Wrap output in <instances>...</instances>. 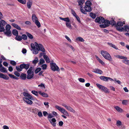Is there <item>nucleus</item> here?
Instances as JSON below:
<instances>
[{
	"label": "nucleus",
	"mask_w": 129,
	"mask_h": 129,
	"mask_svg": "<svg viewBox=\"0 0 129 129\" xmlns=\"http://www.w3.org/2000/svg\"><path fill=\"white\" fill-rule=\"evenodd\" d=\"M31 47L33 50V53L35 54H37L38 53L39 51L40 50L43 52H45V50L43 45L41 44H38L35 42V44L31 43Z\"/></svg>",
	"instance_id": "nucleus-1"
},
{
	"label": "nucleus",
	"mask_w": 129,
	"mask_h": 129,
	"mask_svg": "<svg viewBox=\"0 0 129 129\" xmlns=\"http://www.w3.org/2000/svg\"><path fill=\"white\" fill-rule=\"evenodd\" d=\"M30 66L29 64H25L23 63L21 64L19 66H16V68L18 72H20L22 71L23 69H25L26 70L28 69L29 68Z\"/></svg>",
	"instance_id": "nucleus-2"
},
{
	"label": "nucleus",
	"mask_w": 129,
	"mask_h": 129,
	"mask_svg": "<svg viewBox=\"0 0 129 129\" xmlns=\"http://www.w3.org/2000/svg\"><path fill=\"white\" fill-rule=\"evenodd\" d=\"M125 24V22L124 21H118L116 23L115 27L116 29L118 31L122 32L123 31V27H122L123 24Z\"/></svg>",
	"instance_id": "nucleus-3"
},
{
	"label": "nucleus",
	"mask_w": 129,
	"mask_h": 129,
	"mask_svg": "<svg viewBox=\"0 0 129 129\" xmlns=\"http://www.w3.org/2000/svg\"><path fill=\"white\" fill-rule=\"evenodd\" d=\"M101 53L106 59L109 60L113 64L112 58L108 53L105 51L102 50L101 51Z\"/></svg>",
	"instance_id": "nucleus-4"
},
{
	"label": "nucleus",
	"mask_w": 129,
	"mask_h": 129,
	"mask_svg": "<svg viewBox=\"0 0 129 129\" xmlns=\"http://www.w3.org/2000/svg\"><path fill=\"white\" fill-rule=\"evenodd\" d=\"M27 78L28 79L32 78L34 76V68L32 67H30L29 69L27 71Z\"/></svg>",
	"instance_id": "nucleus-5"
},
{
	"label": "nucleus",
	"mask_w": 129,
	"mask_h": 129,
	"mask_svg": "<svg viewBox=\"0 0 129 129\" xmlns=\"http://www.w3.org/2000/svg\"><path fill=\"white\" fill-rule=\"evenodd\" d=\"M50 65L51 69L52 71H57L58 72L60 71V69L55 63H50Z\"/></svg>",
	"instance_id": "nucleus-6"
},
{
	"label": "nucleus",
	"mask_w": 129,
	"mask_h": 129,
	"mask_svg": "<svg viewBox=\"0 0 129 129\" xmlns=\"http://www.w3.org/2000/svg\"><path fill=\"white\" fill-rule=\"evenodd\" d=\"M7 23L3 20H1L0 21V32H2L5 30L4 27L7 24Z\"/></svg>",
	"instance_id": "nucleus-7"
},
{
	"label": "nucleus",
	"mask_w": 129,
	"mask_h": 129,
	"mask_svg": "<svg viewBox=\"0 0 129 129\" xmlns=\"http://www.w3.org/2000/svg\"><path fill=\"white\" fill-rule=\"evenodd\" d=\"M104 18L102 17L99 16L97 17L95 19L96 22L100 24L103 23L104 21Z\"/></svg>",
	"instance_id": "nucleus-8"
},
{
	"label": "nucleus",
	"mask_w": 129,
	"mask_h": 129,
	"mask_svg": "<svg viewBox=\"0 0 129 129\" xmlns=\"http://www.w3.org/2000/svg\"><path fill=\"white\" fill-rule=\"evenodd\" d=\"M96 85L99 88L104 91L105 92L107 93L108 92V89L104 86L98 83L96 84Z\"/></svg>",
	"instance_id": "nucleus-9"
},
{
	"label": "nucleus",
	"mask_w": 129,
	"mask_h": 129,
	"mask_svg": "<svg viewBox=\"0 0 129 129\" xmlns=\"http://www.w3.org/2000/svg\"><path fill=\"white\" fill-rule=\"evenodd\" d=\"M23 95L25 97L30 99L31 100H34V98L29 93L24 92H23Z\"/></svg>",
	"instance_id": "nucleus-10"
},
{
	"label": "nucleus",
	"mask_w": 129,
	"mask_h": 129,
	"mask_svg": "<svg viewBox=\"0 0 129 129\" xmlns=\"http://www.w3.org/2000/svg\"><path fill=\"white\" fill-rule=\"evenodd\" d=\"M23 100L24 101L28 104L31 105L33 104L32 101L28 98L24 97L23 98Z\"/></svg>",
	"instance_id": "nucleus-11"
},
{
	"label": "nucleus",
	"mask_w": 129,
	"mask_h": 129,
	"mask_svg": "<svg viewBox=\"0 0 129 129\" xmlns=\"http://www.w3.org/2000/svg\"><path fill=\"white\" fill-rule=\"evenodd\" d=\"M100 79L102 80L107 81H108V79H110V78L108 77H105L104 76H101L100 77Z\"/></svg>",
	"instance_id": "nucleus-12"
},
{
	"label": "nucleus",
	"mask_w": 129,
	"mask_h": 129,
	"mask_svg": "<svg viewBox=\"0 0 129 129\" xmlns=\"http://www.w3.org/2000/svg\"><path fill=\"white\" fill-rule=\"evenodd\" d=\"M55 107L57 109L59 110L63 114L64 113L65 111H66V110L58 106H56Z\"/></svg>",
	"instance_id": "nucleus-13"
},
{
	"label": "nucleus",
	"mask_w": 129,
	"mask_h": 129,
	"mask_svg": "<svg viewBox=\"0 0 129 129\" xmlns=\"http://www.w3.org/2000/svg\"><path fill=\"white\" fill-rule=\"evenodd\" d=\"M0 78H3L6 80H8L9 77L6 75H5L2 73H0Z\"/></svg>",
	"instance_id": "nucleus-14"
},
{
	"label": "nucleus",
	"mask_w": 129,
	"mask_h": 129,
	"mask_svg": "<svg viewBox=\"0 0 129 129\" xmlns=\"http://www.w3.org/2000/svg\"><path fill=\"white\" fill-rule=\"evenodd\" d=\"M20 77L21 80H25L27 78L26 75V74L22 73L21 74Z\"/></svg>",
	"instance_id": "nucleus-15"
},
{
	"label": "nucleus",
	"mask_w": 129,
	"mask_h": 129,
	"mask_svg": "<svg viewBox=\"0 0 129 129\" xmlns=\"http://www.w3.org/2000/svg\"><path fill=\"white\" fill-rule=\"evenodd\" d=\"M39 94L41 95L43 97L47 98L48 97V94L44 92H42L41 91H40L38 92Z\"/></svg>",
	"instance_id": "nucleus-16"
},
{
	"label": "nucleus",
	"mask_w": 129,
	"mask_h": 129,
	"mask_svg": "<svg viewBox=\"0 0 129 129\" xmlns=\"http://www.w3.org/2000/svg\"><path fill=\"white\" fill-rule=\"evenodd\" d=\"M93 72L100 74L103 73L102 71L100 69H95L94 71H92Z\"/></svg>",
	"instance_id": "nucleus-17"
},
{
	"label": "nucleus",
	"mask_w": 129,
	"mask_h": 129,
	"mask_svg": "<svg viewBox=\"0 0 129 129\" xmlns=\"http://www.w3.org/2000/svg\"><path fill=\"white\" fill-rule=\"evenodd\" d=\"M32 5L31 0H29L27 3V7L28 9H30Z\"/></svg>",
	"instance_id": "nucleus-18"
},
{
	"label": "nucleus",
	"mask_w": 129,
	"mask_h": 129,
	"mask_svg": "<svg viewBox=\"0 0 129 129\" xmlns=\"http://www.w3.org/2000/svg\"><path fill=\"white\" fill-rule=\"evenodd\" d=\"M107 44L110 47H112L116 50L118 49V48L117 46H116L115 45L113 44L112 43L108 42L107 43Z\"/></svg>",
	"instance_id": "nucleus-19"
},
{
	"label": "nucleus",
	"mask_w": 129,
	"mask_h": 129,
	"mask_svg": "<svg viewBox=\"0 0 129 129\" xmlns=\"http://www.w3.org/2000/svg\"><path fill=\"white\" fill-rule=\"evenodd\" d=\"M12 25L15 28H16L18 30H20L21 29V28L18 25L15 23H12Z\"/></svg>",
	"instance_id": "nucleus-20"
},
{
	"label": "nucleus",
	"mask_w": 129,
	"mask_h": 129,
	"mask_svg": "<svg viewBox=\"0 0 129 129\" xmlns=\"http://www.w3.org/2000/svg\"><path fill=\"white\" fill-rule=\"evenodd\" d=\"M84 9L86 12H90L92 10V9L91 6H89L88 7L85 6Z\"/></svg>",
	"instance_id": "nucleus-21"
},
{
	"label": "nucleus",
	"mask_w": 129,
	"mask_h": 129,
	"mask_svg": "<svg viewBox=\"0 0 129 129\" xmlns=\"http://www.w3.org/2000/svg\"><path fill=\"white\" fill-rule=\"evenodd\" d=\"M109 21L110 22V24L112 25V26H115L116 24V22L113 18L111 19V20Z\"/></svg>",
	"instance_id": "nucleus-22"
},
{
	"label": "nucleus",
	"mask_w": 129,
	"mask_h": 129,
	"mask_svg": "<svg viewBox=\"0 0 129 129\" xmlns=\"http://www.w3.org/2000/svg\"><path fill=\"white\" fill-rule=\"evenodd\" d=\"M115 57L120 58L121 59H127V57H126L123 56L118 55H117L116 56H115Z\"/></svg>",
	"instance_id": "nucleus-23"
},
{
	"label": "nucleus",
	"mask_w": 129,
	"mask_h": 129,
	"mask_svg": "<svg viewBox=\"0 0 129 129\" xmlns=\"http://www.w3.org/2000/svg\"><path fill=\"white\" fill-rule=\"evenodd\" d=\"M32 20L34 22L38 20V18L36 15L34 14H32Z\"/></svg>",
	"instance_id": "nucleus-24"
},
{
	"label": "nucleus",
	"mask_w": 129,
	"mask_h": 129,
	"mask_svg": "<svg viewBox=\"0 0 129 129\" xmlns=\"http://www.w3.org/2000/svg\"><path fill=\"white\" fill-rule=\"evenodd\" d=\"M66 109L68 111L73 113H75V111L70 106H67Z\"/></svg>",
	"instance_id": "nucleus-25"
},
{
	"label": "nucleus",
	"mask_w": 129,
	"mask_h": 129,
	"mask_svg": "<svg viewBox=\"0 0 129 129\" xmlns=\"http://www.w3.org/2000/svg\"><path fill=\"white\" fill-rule=\"evenodd\" d=\"M104 20V22H103V23H104L107 27L109 26L110 24V22L109 21L107 20H105V19Z\"/></svg>",
	"instance_id": "nucleus-26"
},
{
	"label": "nucleus",
	"mask_w": 129,
	"mask_h": 129,
	"mask_svg": "<svg viewBox=\"0 0 129 129\" xmlns=\"http://www.w3.org/2000/svg\"><path fill=\"white\" fill-rule=\"evenodd\" d=\"M0 71L3 73H7V70L6 68L4 67L0 68Z\"/></svg>",
	"instance_id": "nucleus-27"
},
{
	"label": "nucleus",
	"mask_w": 129,
	"mask_h": 129,
	"mask_svg": "<svg viewBox=\"0 0 129 129\" xmlns=\"http://www.w3.org/2000/svg\"><path fill=\"white\" fill-rule=\"evenodd\" d=\"M85 6L88 7L89 6H91L92 5V3L90 1H87L85 3Z\"/></svg>",
	"instance_id": "nucleus-28"
},
{
	"label": "nucleus",
	"mask_w": 129,
	"mask_h": 129,
	"mask_svg": "<svg viewBox=\"0 0 129 129\" xmlns=\"http://www.w3.org/2000/svg\"><path fill=\"white\" fill-rule=\"evenodd\" d=\"M12 33L13 35L16 36L18 35V32L16 29H13L12 31Z\"/></svg>",
	"instance_id": "nucleus-29"
},
{
	"label": "nucleus",
	"mask_w": 129,
	"mask_h": 129,
	"mask_svg": "<svg viewBox=\"0 0 129 129\" xmlns=\"http://www.w3.org/2000/svg\"><path fill=\"white\" fill-rule=\"evenodd\" d=\"M123 31L128 32L129 31V26L127 25H124L123 26Z\"/></svg>",
	"instance_id": "nucleus-30"
},
{
	"label": "nucleus",
	"mask_w": 129,
	"mask_h": 129,
	"mask_svg": "<svg viewBox=\"0 0 129 129\" xmlns=\"http://www.w3.org/2000/svg\"><path fill=\"white\" fill-rule=\"evenodd\" d=\"M44 58L47 63H49L50 62V59L48 57L47 55H46L44 56Z\"/></svg>",
	"instance_id": "nucleus-31"
},
{
	"label": "nucleus",
	"mask_w": 129,
	"mask_h": 129,
	"mask_svg": "<svg viewBox=\"0 0 129 129\" xmlns=\"http://www.w3.org/2000/svg\"><path fill=\"white\" fill-rule=\"evenodd\" d=\"M89 15L91 18L93 19H95L96 17V14L92 12H90L89 14Z\"/></svg>",
	"instance_id": "nucleus-32"
},
{
	"label": "nucleus",
	"mask_w": 129,
	"mask_h": 129,
	"mask_svg": "<svg viewBox=\"0 0 129 129\" xmlns=\"http://www.w3.org/2000/svg\"><path fill=\"white\" fill-rule=\"evenodd\" d=\"M8 75L11 78H12L16 80H18L19 79L18 78L12 74H9Z\"/></svg>",
	"instance_id": "nucleus-33"
},
{
	"label": "nucleus",
	"mask_w": 129,
	"mask_h": 129,
	"mask_svg": "<svg viewBox=\"0 0 129 129\" xmlns=\"http://www.w3.org/2000/svg\"><path fill=\"white\" fill-rule=\"evenodd\" d=\"M15 39L19 41H20L22 40V37L20 36H17L15 37Z\"/></svg>",
	"instance_id": "nucleus-34"
},
{
	"label": "nucleus",
	"mask_w": 129,
	"mask_h": 129,
	"mask_svg": "<svg viewBox=\"0 0 129 129\" xmlns=\"http://www.w3.org/2000/svg\"><path fill=\"white\" fill-rule=\"evenodd\" d=\"M5 34L7 36H11V32L10 30L9 31H7L5 32H4Z\"/></svg>",
	"instance_id": "nucleus-35"
},
{
	"label": "nucleus",
	"mask_w": 129,
	"mask_h": 129,
	"mask_svg": "<svg viewBox=\"0 0 129 129\" xmlns=\"http://www.w3.org/2000/svg\"><path fill=\"white\" fill-rule=\"evenodd\" d=\"M128 101L126 100H123L122 102V104L124 105H126L128 103Z\"/></svg>",
	"instance_id": "nucleus-36"
},
{
	"label": "nucleus",
	"mask_w": 129,
	"mask_h": 129,
	"mask_svg": "<svg viewBox=\"0 0 129 129\" xmlns=\"http://www.w3.org/2000/svg\"><path fill=\"white\" fill-rule=\"evenodd\" d=\"M114 108L118 112H121L122 110L118 106H116Z\"/></svg>",
	"instance_id": "nucleus-37"
},
{
	"label": "nucleus",
	"mask_w": 129,
	"mask_h": 129,
	"mask_svg": "<svg viewBox=\"0 0 129 129\" xmlns=\"http://www.w3.org/2000/svg\"><path fill=\"white\" fill-rule=\"evenodd\" d=\"M11 26L9 24H7L6 27V31L10 30L11 28Z\"/></svg>",
	"instance_id": "nucleus-38"
},
{
	"label": "nucleus",
	"mask_w": 129,
	"mask_h": 129,
	"mask_svg": "<svg viewBox=\"0 0 129 129\" xmlns=\"http://www.w3.org/2000/svg\"><path fill=\"white\" fill-rule=\"evenodd\" d=\"M26 34H27L28 37L31 39L33 38V36L31 34L28 32H26Z\"/></svg>",
	"instance_id": "nucleus-39"
},
{
	"label": "nucleus",
	"mask_w": 129,
	"mask_h": 129,
	"mask_svg": "<svg viewBox=\"0 0 129 129\" xmlns=\"http://www.w3.org/2000/svg\"><path fill=\"white\" fill-rule=\"evenodd\" d=\"M34 22H35L36 24L38 26V28L40 27L41 26V24L40 22L38 20H37Z\"/></svg>",
	"instance_id": "nucleus-40"
},
{
	"label": "nucleus",
	"mask_w": 129,
	"mask_h": 129,
	"mask_svg": "<svg viewBox=\"0 0 129 129\" xmlns=\"http://www.w3.org/2000/svg\"><path fill=\"white\" fill-rule=\"evenodd\" d=\"M41 70V69L40 68H38L36 69L35 70V72L36 74H37Z\"/></svg>",
	"instance_id": "nucleus-41"
},
{
	"label": "nucleus",
	"mask_w": 129,
	"mask_h": 129,
	"mask_svg": "<svg viewBox=\"0 0 129 129\" xmlns=\"http://www.w3.org/2000/svg\"><path fill=\"white\" fill-rule=\"evenodd\" d=\"M77 41H80L81 42H83L84 41V40L83 38L81 37H78L76 39Z\"/></svg>",
	"instance_id": "nucleus-42"
},
{
	"label": "nucleus",
	"mask_w": 129,
	"mask_h": 129,
	"mask_svg": "<svg viewBox=\"0 0 129 129\" xmlns=\"http://www.w3.org/2000/svg\"><path fill=\"white\" fill-rule=\"evenodd\" d=\"M82 0H78V4L79 5H80L82 6L83 4V3L84 2H83Z\"/></svg>",
	"instance_id": "nucleus-43"
},
{
	"label": "nucleus",
	"mask_w": 129,
	"mask_h": 129,
	"mask_svg": "<svg viewBox=\"0 0 129 129\" xmlns=\"http://www.w3.org/2000/svg\"><path fill=\"white\" fill-rule=\"evenodd\" d=\"M125 60H122V62L126 64L129 65V60L126 59Z\"/></svg>",
	"instance_id": "nucleus-44"
},
{
	"label": "nucleus",
	"mask_w": 129,
	"mask_h": 129,
	"mask_svg": "<svg viewBox=\"0 0 129 129\" xmlns=\"http://www.w3.org/2000/svg\"><path fill=\"white\" fill-rule=\"evenodd\" d=\"M18 1L20 2V3L23 4H25L26 1V0H17Z\"/></svg>",
	"instance_id": "nucleus-45"
},
{
	"label": "nucleus",
	"mask_w": 129,
	"mask_h": 129,
	"mask_svg": "<svg viewBox=\"0 0 129 129\" xmlns=\"http://www.w3.org/2000/svg\"><path fill=\"white\" fill-rule=\"evenodd\" d=\"M38 62V59L37 57H36L35 59L33 61V63L34 64H36Z\"/></svg>",
	"instance_id": "nucleus-46"
},
{
	"label": "nucleus",
	"mask_w": 129,
	"mask_h": 129,
	"mask_svg": "<svg viewBox=\"0 0 129 129\" xmlns=\"http://www.w3.org/2000/svg\"><path fill=\"white\" fill-rule=\"evenodd\" d=\"M22 39H23L24 40H26L27 39V36L25 34H23L22 36Z\"/></svg>",
	"instance_id": "nucleus-47"
},
{
	"label": "nucleus",
	"mask_w": 129,
	"mask_h": 129,
	"mask_svg": "<svg viewBox=\"0 0 129 129\" xmlns=\"http://www.w3.org/2000/svg\"><path fill=\"white\" fill-rule=\"evenodd\" d=\"M69 22H66V25L67 26L70 28V29L72 28V27L71 24L70 23H69Z\"/></svg>",
	"instance_id": "nucleus-48"
},
{
	"label": "nucleus",
	"mask_w": 129,
	"mask_h": 129,
	"mask_svg": "<svg viewBox=\"0 0 129 129\" xmlns=\"http://www.w3.org/2000/svg\"><path fill=\"white\" fill-rule=\"evenodd\" d=\"M45 60L43 59H41L40 60L39 63H38L39 65H41L45 63Z\"/></svg>",
	"instance_id": "nucleus-49"
},
{
	"label": "nucleus",
	"mask_w": 129,
	"mask_h": 129,
	"mask_svg": "<svg viewBox=\"0 0 129 129\" xmlns=\"http://www.w3.org/2000/svg\"><path fill=\"white\" fill-rule=\"evenodd\" d=\"M10 63L13 66H15L16 64V62L14 60L11 61Z\"/></svg>",
	"instance_id": "nucleus-50"
},
{
	"label": "nucleus",
	"mask_w": 129,
	"mask_h": 129,
	"mask_svg": "<svg viewBox=\"0 0 129 129\" xmlns=\"http://www.w3.org/2000/svg\"><path fill=\"white\" fill-rule=\"evenodd\" d=\"M121 124H122V122L120 121L119 120H117V121L116 125L117 126H119L121 125Z\"/></svg>",
	"instance_id": "nucleus-51"
},
{
	"label": "nucleus",
	"mask_w": 129,
	"mask_h": 129,
	"mask_svg": "<svg viewBox=\"0 0 129 129\" xmlns=\"http://www.w3.org/2000/svg\"><path fill=\"white\" fill-rule=\"evenodd\" d=\"M41 67L42 68L43 70H45L46 69L47 65L45 64H42Z\"/></svg>",
	"instance_id": "nucleus-52"
},
{
	"label": "nucleus",
	"mask_w": 129,
	"mask_h": 129,
	"mask_svg": "<svg viewBox=\"0 0 129 129\" xmlns=\"http://www.w3.org/2000/svg\"><path fill=\"white\" fill-rule=\"evenodd\" d=\"M14 74L17 77H19L20 76V74L17 71H15L14 72Z\"/></svg>",
	"instance_id": "nucleus-53"
},
{
	"label": "nucleus",
	"mask_w": 129,
	"mask_h": 129,
	"mask_svg": "<svg viewBox=\"0 0 129 129\" xmlns=\"http://www.w3.org/2000/svg\"><path fill=\"white\" fill-rule=\"evenodd\" d=\"M31 92L35 95L37 96L38 95V92L37 91L33 90L31 91Z\"/></svg>",
	"instance_id": "nucleus-54"
},
{
	"label": "nucleus",
	"mask_w": 129,
	"mask_h": 129,
	"mask_svg": "<svg viewBox=\"0 0 129 129\" xmlns=\"http://www.w3.org/2000/svg\"><path fill=\"white\" fill-rule=\"evenodd\" d=\"M78 79L79 80V81L83 83L85 82V80L83 78H79Z\"/></svg>",
	"instance_id": "nucleus-55"
},
{
	"label": "nucleus",
	"mask_w": 129,
	"mask_h": 129,
	"mask_svg": "<svg viewBox=\"0 0 129 129\" xmlns=\"http://www.w3.org/2000/svg\"><path fill=\"white\" fill-rule=\"evenodd\" d=\"M77 21H78V22L79 23H81V21L80 20V18L78 17V16L77 15V16H76L75 17Z\"/></svg>",
	"instance_id": "nucleus-56"
},
{
	"label": "nucleus",
	"mask_w": 129,
	"mask_h": 129,
	"mask_svg": "<svg viewBox=\"0 0 129 129\" xmlns=\"http://www.w3.org/2000/svg\"><path fill=\"white\" fill-rule=\"evenodd\" d=\"M71 11L72 14L73 15V16H74L75 17V16H76L77 15L75 11L74 10H73V9H72L71 10Z\"/></svg>",
	"instance_id": "nucleus-57"
},
{
	"label": "nucleus",
	"mask_w": 129,
	"mask_h": 129,
	"mask_svg": "<svg viewBox=\"0 0 129 129\" xmlns=\"http://www.w3.org/2000/svg\"><path fill=\"white\" fill-rule=\"evenodd\" d=\"M100 27L102 28H105L107 27L106 25L104 23V24H101L100 25Z\"/></svg>",
	"instance_id": "nucleus-58"
},
{
	"label": "nucleus",
	"mask_w": 129,
	"mask_h": 129,
	"mask_svg": "<svg viewBox=\"0 0 129 129\" xmlns=\"http://www.w3.org/2000/svg\"><path fill=\"white\" fill-rule=\"evenodd\" d=\"M39 87H41L43 88H45V87L44 84L43 83H41L39 85H38Z\"/></svg>",
	"instance_id": "nucleus-59"
},
{
	"label": "nucleus",
	"mask_w": 129,
	"mask_h": 129,
	"mask_svg": "<svg viewBox=\"0 0 129 129\" xmlns=\"http://www.w3.org/2000/svg\"><path fill=\"white\" fill-rule=\"evenodd\" d=\"M43 56V57H44V56L45 55H46V53L45 52H43L42 53L41 52L40 53V57H41Z\"/></svg>",
	"instance_id": "nucleus-60"
},
{
	"label": "nucleus",
	"mask_w": 129,
	"mask_h": 129,
	"mask_svg": "<svg viewBox=\"0 0 129 129\" xmlns=\"http://www.w3.org/2000/svg\"><path fill=\"white\" fill-rule=\"evenodd\" d=\"M64 21L66 22H70V20L69 17H66L65 18Z\"/></svg>",
	"instance_id": "nucleus-61"
},
{
	"label": "nucleus",
	"mask_w": 129,
	"mask_h": 129,
	"mask_svg": "<svg viewBox=\"0 0 129 129\" xmlns=\"http://www.w3.org/2000/svg\"><path fill=\"white\" fill-rule=\"evenodd\" d=\"M37 110V108H35V109H33L32 110V112L34 114L36 113V111Z\"/></svg>",
	"instance_id": "nucleus-62"
},
{
	"label": "nucleus",
	"mask_w": 129,
	"mask_h": 129,
	"mask_svg": "<svg viewBox=\"0 0 129 129\" xmlns=\"http://www.w3.org/2000/svg\"><path fill=\"white\" fill-rule=\"evenodd\" d=\"M38 115L40 117H42L43 116L42 113L41 111L39 112L38 113Z\"/></svg>",
	"instance_id": "nucleus-63"
},
{
	"label": "nucleus",
	"mask_w": 129,
	"mask_h": 129,
	"mask_svg": "<svg viewBox=\"0 0 129 129\" xmlns=\"http://www.w3.org/2000/svg\"><path fill=\"white\" fill-rule=\"evenodd\" d=\"M58 124L60 126H61L63 125V123L62 121H60L59 122Z\"/></svg>",
	"instance_id": "nucleus-64"
}]
</instances>
